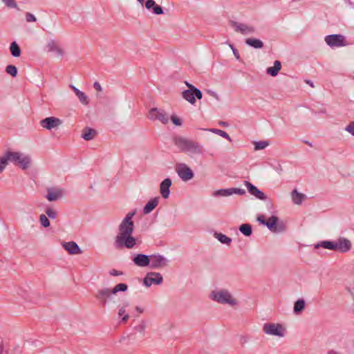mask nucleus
I'll use <instances>...</instances> for the list:
<instances>
[{"label": "nucleus", "instance_id": "f257e3e1", "mask_svg": "<svg viewBox=\"0 0 354 354\" xmlns=\"http://www.w3.org/2000/svg\"><path fill=\"white\" fill-rule=\"evenodd\" d=\"M135 212H129L118 226L114 245L118 249H133L139 246L140 241L133 236L134 224L132 221Z\"/></svg>", "mask_w": 354, "mask_h": 354}, {"label": "nucleus", "instance_id": "f03ea898", "mask_svg": "<svg viewBox=\"0 0 354 354\" xmlns=\"http://www.w3.org/2000/svg\"><path fill=\"white\" fill-rule=\"evenodd\" d=\"M209 297L216 303L227 304L231 307L235 306L239 304L238 299L226 288H216L212 290L209 292Z\"/></svg>", "mask_w": 354, "mask_h": 354}, {"label": "nucleus", "instance_id": "7ed1b4c3", "mask_svg": "<svg viewBox=\"0 0 354 354\" xmlns=\"http://www.w3.org/2000/svg\"><path fill=\"white\" fill-rule=\"evenodd\" d=\"M8 162H10L19 166L22 169H26L30 166L31 158L20 151H8L6 153Z\"/></svg>", "mask_w": 354, "mask_h": 354}, {"label": "nucleus", "instance_id": "20e7f679", "mask_svg": "<svg viewBox=\"0 0 354 354\" xmlns=\"http://www.w3.org/2000/svg\"><path fill=\"white\" fill-rule=\"evenodd\" d=\"M175 145L181 150L189 151L193 153H201V149L197 142L178 137L174 139Z\"/></svg>", "mask_w": 354, "mask_h": 354}, {"label": "nucleus", "instance_id": "39448f33", "mask_svg": "<svg viewBox=\"0 0 354 354\" xmlns=\"http://www.w3.org/2000/svg\"><path fill=\"white\" fill-rule=\"evenodd\" d=\"M263 331L271 336L283 337L286 333V327L278 323H266L263 326Z\"/></svg>", "mask_w": 354, "mask_h": 354}, {"label": "nucleus", "instance_id": "423d86ee", "mask_svg": "<svg viewBox=\"0 0 354 354\" xmlns=\"http://www.w3.org/2000/svg\"><path fill=\"white\" fill-rule=\"evenodd\" d=\"M185 84L189 88V89L183 92V97L189 103L194 104L196 102L195 97L199 100L201 99L203 97L202 92L187 82H185Z\"/></svg>", "mask_w": 354, "mask_h": 354}, {"label": "nucleus", "instance_id": "0eeeda50", "mask_svg": "<svg viewBox=\"0 0 354 354\" xmlns=\"http://www.w3.org/2000/svg\"><path fill=\"white\" fill-rule=\"evenodd\" d=\"M147 117L150 120H158L164 124H167L169 119L168 114L164 110L157 108L151 109L149 111Z\"/></svg>", "mask_w": 354, "mask_h": 354}, {"label": "nucleus", "instance_id": "6e6552de", "mask_svg": "<svg viewBox=\"0 0 354 354\" xmlns=\"http://www.w3.org/2000/svg\"><path fill=\"white\" fill-rule=\"evenodd\" d=\"M326 43L330 47H343L348 44L346 37L342 35H330L325 37Z\"/></svg>", "mask_w": 354, "mask_h": 354}, {"label": "nucleus", "instance_id": "1a4fd4ad", "mask_svg": "<svg viewBox=\"0 0 354 354\" xmlns=\"http://www.w3.org/2000/svg\"><path fill=\"white\" fill-rule=\"evenodd\" d=\"M176 171L183 181H188L194 177V172L185 163L177 164L176 167Z\"/></svg>", "mask_w": 354, "mask_h": 354}, {"label": "nucleus", "instance_id": "9d476101", "mask_svg": "<svg viewBox=\"0 0 354 354\" xmlns=\"http://www.w3.org/2000/svg\"><path fill=\"white\" fill-rule=\"evenodd\" d=\"M230 26L235 32H240L242 35H251L255 32V28L254 26L246 24L231 21Z\"/></svg>", "mask_w": 354, "mask_h": 354}, {"label": "nucleus", "instance_id": "9b49d317", "mask_svg": "<svg viewBox=\"0 0 354 354\" xmlns=\"http://www.w3.org/2000/svg\"><path fill=\"white\" fill-rule=\"evenodd\" d=\"M265 225H266L270 230L274 232H281L284 230L283 223L279 222V218L274 216H272L266 220Z\"/></svg>", "mask_w": 354, "mask_h": 354}, {"label": "nucleus", "instance_id": "f8f14e48", "mask_svg": "<svg viewBox=\"0 0 354 354\" xmlns=\"http://www.w3.org/2000/svg\"><path fill=\"white\" fill-rule=\"evenodd\" d=\"M162 281V277L158 272L148 273L143 279V283L146 287H150L152 284H160Z\"/></svg>", "mask_w": 354, "mask_h": 354}, {"label": "nucleus", "instance_id": "ddd939ff", "mask_svg": "<svg viewBox=\"0 0 354 354\" xmlns=\"http://www.w3.org/2000/svg\"><path fill=\"white\" fill-rule=\"evenodd\" d=\"M41 126L48 130L57 128L62 124V121L55 117H48L40 121Z\"/></svg>", "mask_w": 354, "mask_h": 354}, {"label": "nucleus", "instance_id": "4468645a", "mask_svg": "<svg viewBox=\"0 0 354 354\" xmlns=\"http://www.w3.org/2000/svg\"><path fill=\"white\" fill-rule=\"evenodd\" d=\"M149 265L151 268H160L167 265V260L161 255L149 256Z\"/></svg>", "mask_w": 354, "mask_h": 354}, {"label": "nucleus", "instance_id": "2eb2a0df", "mask_svg": "<svg viewBox=\"0 0 354 354\" xmlns=\"http://www.w3.org/2000/svg\"><path fill=\"white\" fill-rule=\"evenodd\" d=\"M62 245L70 254L77 255L82 253V250L74 241L64 242L62 243Z\"/></svg>", "mask_w": 354, "mask_h": 354}, {"label": "nucleus", "instance_id": "dca6fc26", "mask_svg": "<svg viewBox=\"0 0 354 354\" xmlns=\"http://www.w3.org/2000/svg\"><path fill=\"white\" fill-rule=\"evenodd\" d=\"M244 185L248 188L249 193L260 200H266V196L257 187L251 184L249 181H245Z\"/></svg>", "mask_w": 354, "mask_h": 354}, {"label": "nucleus", "instance_id": "f3484780", "mask_svg": "<svg viewBox=\"0 0 354 354\" xmlns=\"http://www.w3.org/2000/svg\"><path fill=\"white\" fill-rule=\"evenodd\" d=\"M132 261L138 267H146L149 266V256L143 254H136L132 259Z\"/></svg>", "mask_w": 354, "mask_h": 354}, {"label": "nucleus", "instance_id": "a211bd4d", "mask_svg": "<svg viewBox=\"0 0 354 354\" xmlns=\"http://www.w3.org/2000/svg\"><path fill=\"white\" fill-rule=\"evenodd\" d=\"M64 195V191L59 187H53L48 189V194L46 198L49 201H55L62 198Z\"/></svg>", "mask_w": 354, "mask_h": 354}, {"label": "nucleus", "instance_id": "6ab92c4d", "mask_svg": "<svg viewBox=\"0 0 354 354\" xmlns=\"http://www.w3.org/2000/svg\"><path fill=\"white\" fill-rule=\"evenodd\" d=\"M171 185L170 178H165L160 185V192L164 198H167L170 194L169 188Z\"/></svg>", "mask_w": 354, "mask_h": 354}, {"label": "nucleus", "instance_id": "aec40b11", "mask_svg": "<svg viewBox=\"0 0 354 354\" xmlns=\"http://www.w3.org/2000/svg\"><path fill=\"white\" fill-rule=\"evenodd\" d=\"M337 251L340 252H346L351 250V243L346 239H339L336 241Z\"/></svg>", "mask_w": 354, "mask_h": 354}, {"label": "nucleus", "instance_id": "412c9836", "mask_svg": "<svg viewBox=\"0 0 354 354\" xmlns=\"http://www.w3.org/2000/svg\"><path fill=\"white\" fill-rule=\"evenodd\" d=\"M48 51L54 53L57 56H62L64 55V49L55 41H50L47 45Z\"/></svg>", "mask_w": 354, "mask_h": 354}, {"label": "nucleus", "instance_id": "4be33fe9", "mask_svg": "<svg viewBox=\"0 0 354 354\" xmlns=\"http://www.w3.org/2000/svg\"><path fill=\"white\" fill-rule=\"evenodd\" d=\"M112 290L109 288H102L97 290L95 295L96 298L105 303L106 299L111 296Z\"/></svg>", "mask_w": 354, "mask_h": 354}, {"label": "nucleus", "instance_id": "5701e85b", "mask_svg": "<svg viewBox=\"0 0 354 354\" xmlns=\"http://www.w3.org/2000/svg\"><path fill=\"white\" fill-rule=\"evenodd\" d=\"M245 44L256 49L262 48L263 46V42L261 40L253 37L246 39Z\"/></svg>", "mask_w": 354, "mask_h": 354}, {"label": "nucleus", "instance_id": "b1692460", "mask_svg": "<svg viewBox=\"0 0 354 354\" xmlns=\"http://www.w3.org/2000/svg\"><path fill=\"white\" fill-rule=\"evenodd\" d=\"M71 87L75 93L76 96L78 97L80 102L84 105H87L88 104V100L86 95L74 86H71Z\"/></svg>", "mask_w": 354, "mask_h": 354}, {"label": "nucleus", "instance_id": "393cba45", "mask_svg": "<svg viewBox=\"0 0 354 354\" xmlns=\"http://www.w3.org/2000/svg\"><path fill=\"white\" fill-rule=\"evenodd\" d=\"M281 69V62L278 60L274 61V66L267 68V73L272 77H275Z\"/></svg>", "mask_w": 354, "mask_h": 354}, {"label": "nucleus", "instance_id": "a878e982", "mask_svg": "<svg viewBox=\"0 0 354 354\" xmlns=\"http://www.w3.org/2000/svg\"><path fill=\"white\" fill-rule=\"evenodd\" d=\"M158 204V198H154L149 201L143 209L144 214L150 213Z\"/></svg>", "mask_w": 354, "mask_h": 354}, {"label": "nucleus", "instance_id": "bb28decb", "mask_svg": "<svg viewBox=\"0 0 354 354\" xmlns=\"http://www.w3.org/2000/svg\"><path fill=\"white\" fill-rule=\"evenodd\" d=\"M291 196L293 203L296 205H300L306 198V196L304 194L299 193L296 189L292 192Z\"/></svg>", "mask_w": 354, "mask_h": 354}, {"label": "nucleus", "instance_id": "cd10ccee", "mask_svg": "<svg viewBox=\"0 0 354 354\" xmlns=\"http://www.w3.org/2000/svg\"><path fill=\"white\" fill-rule=\"evenodd\" d=\"M214 236L221 243L225 244L227 245H230L232 243V239L222 233L215 232L214 234Z\"/></svg>", "mask_w": 354, "mask_h": 354}, {"label": "nucleus", "instance_id": "c85d7f7f", "mask_svg": "<svg viewBox=\"0 0 354 354\" xmlns=\"http://www.w3.org/2000/svg\"><path fill=\"white\" fill-rule=\"evenodd\" d=\"M129 306V303L127 302L124 304L118 310L119 317H122V320L124 322H127V321L129 318V315L127 312V308Z\"/></svg>", "mask_w": 354, "mask_h": 354}, {"label": "nucleus", "instance_id": "c756f323", "mask_svg": "<svg viewBox=\"0 0 354 354\" xmlns=\"http://www.w3.org/2000/svg\"><path fill=\"white\" fill-rule=\"evenodd\" d=\"M10 50L13 57H18L21 55L20 48L15 41L11 43Z\"/></svg>", "mask_w": 354, "mask_h": 354}, {"label": "nucleus", "instance_id": "7c9ffc66", "mask_svg": "<svg viewBox=\"0 0 354 354\" xmlns=\"http://www.w3.org/2000/svg\"><path fill=\"white\" fill-rule=\"evenodd\" d=\"M96 132L92 129H86L82 133V138L86 140H91L94 138Z\"/></svg>", "mask_w": 354, "mask_h": 354}, {"label": "nucleus", "instance_id": "2f4dec72", "mask_svg": "<svg viewBox=\"0 0 354 354\" xmlns=\"http://www.w3.org/2000/svg\"><path fill=\"white\" fill-rule=\"evenodd\" d=\"M319 245H320L321 247L326 248V249H328V250H337L336 241H322Z\"/></svg>", "mask_w": 354, "mask_h": 354}, {"label": "nucleus", "instance_id": "473e14b6", "mask_svg": "<svg viewBox=\"0 0 354 354\" xmlns=\"http://www.w3.org/2000/svg\"><path fill=\"white\" fill-rule=\"evenodd\" d=\"M305 308V301L304 299L297 300L294 305V312L297 314L301 313Z\"/></svg>", "mask_w": 354, "mask_h": 354}, {"label": "nucleus", "instance_id": "72a5a7b5", "mask_svg": "<svg viewBox=\"0 0 354 354\" xmlns=\"http://www.w3.org/2000/svg\"><path fill=\"white\" fill-rule=\"evenodd\" d=\"M232 195L231 188L230 189H221L215 191L213 193L214 196H229Z\"/></svg>", "mask_w": 354, "mask_h": 354}, {"label": "nucleus", "instance_id": "f704fd0d", "mask_svg": "<svg viewBox=\"0 0 354 354\" xmlns=\"http://www.w3.org/2000/svg\"><path fill=\"white\" fill-rule=\"evenodd\" d=\"M206 131H211V132H213L224 138H226L229 141H231V138L230 137V136L224 131L221 130V129H205Z\"/></svg>", "mask_w": 354, "mask_h": 354}, {"label": "nucleus", "instance_id": "c9c22d12", "mask_svg": "<svg viewBox=\"0 0 354 354\" xmlns=\"http://www.w3.org/2000/svg\"><path fill=\"white\" fill-rule=\"evenodd\" d=\"M239 230L245 236H250L252 234V227L249 224H242L239 227Z\"/></svg>", "mask_w": 354, "mask_h": 354}, {"label": "nucleus", "instance_id": "e433bc0d", "mask_svg": "<svg viewBox=\"0 0 354 354\" xmlns=\"http://www.w3.org/2000/svg\"><path fill=\"white\" fill-rule=\"evenodd\" d=\"M6 72L10 75L12 77H15L17 75V68L14 65H8L6 68Z\"/></svg>", "mask_w": 354, "mask_h": 354}, {"label": "nucleus", "instance_id": "4c0bfd02", "mask_svg": "<svg viewBox=\"0 0 354 354\" xmlns=\"http://www.w3.org/2000/svg\"><path fill=\"white\" fill-rule=\"evenodd\" d=\"M127 290V286L125 283H119L116 285L111 290L113 294H116L119 291L124 292Z\"/></svg>", "mask_w": 354, "mask_h": 354}, {"label": "nucleus", "instance_id": "58836bf2", "mask_svg": "<svg viewBox=\"0 0 354 354\" xmlns=\"http://www.w3.org/2000/svg\"><path fill=\"white\" fill-rule=\"evenodd\" d=\"M8 164V162L6 153H4L3 156L0 157V174L3 172Z\"/></svg>", "mask_w": 354, "mask_h": 354}, {"label": "nucleus", "instance_id": "ea45409f", "mask_svg": "<svg viewBox=\"0 0 354 354\" xmlns=\"http://www.w3.org/2000/svg\"><path fill=\"white\" fill-rule=\"evenodd\" d=\"M254 144V149L255 150L263 149L267 146H268V142L266 141L255 142Z\"/></svg>", "mask_w": 354, "mask_h": 354}, {"label": "nucleus", "instance_id": "a19ab883", "mask_svg": "<svg viewBox=\"0 0 354 354\" xmlns=\"http://www.w3.org/2000/svg\"><path fill=\"white\" fill-rule=\"evenodd\" d=\"M39 221L41 225L44 227H48L50 226V221L48 219L47 216L45 214H41L39 216Z\"/></svg>", "mask_w": 354, "mask_h": 354}, {"label": "nucleus", "instance_id": "79ce46f5", "mask_svg": "<svg viewBox=\"0 0 354 354\" xmlns=\"http://www.w3.org/2000/svg\"><path fill=\"white\" fill-rule=\"evenodd\" d=\"M3 3L10 8H17V4L15 0H1Z\"/></svg>", "mask_w": 354, "mask_h": 354}, {"label": "nucleus", "instance_id": "37998d69", "mask_svg": "<svg viewBox=\"0 0 354 354\" xmlns=\"http://www.w3.org/2000/svg\"><path fill=\"white\" fill-rule=\"evenodd\" d=\"M46 215L50 218H55L57 217V211L53 208H47L46 209Z\"/></svg>", "mask_w": 354, "mask_h": 354}, {"label": "nucleus", "instance_id": "c03bdc74", "mask_svg": "<svg viewBox=\"0 0 354 354\" xmlns=\"http://www.w3.org/2000/svg\"><path fill=\"white\" fill-rule=\"evenodd\" d=\"M151 9L153 10V12L156 15H161L163 13L162 8L156 3L155 6H153Z\"/></svg>", "mask_w": 354, "mask_h": 354}, {"label": "nucleus", "instance_id": "a18cd8bd", "mask_svg": "<svg viewBox=\"0 0 354 354\" xmlns=\"http://www.w3.org/2000/svg\"><path fill=\"white\" fill-rule=\"evenodd\" d=\"M345 130L354 136V122H351L345 128Z\"/></svg>", "mask_w": 354, "mask_h": 354}, {"label": "nucleus", "instance_id": "49530a36", "mask_svg": "<svg viewBox=\"0 0 354 354\" xmlns=\"http://www.w3.org/2000/svg\"><path fill=\"white\" fill-rule=\"evenodd\" d=\"M232 195L235 194L238 195H244L245 194V191L243 189L239 188H231Z\"/></svg>", "mask_w": 354, "mask_h": 354}, {"label": "nucleus", "instance_id": "de8ad7c7", "mask_svg": "<svg viewBox=\"0 0 354 354\" xmlns=\"http://www.w3.org/2000/svg\"><path fill=\"white\" fill-rule=\"evenodd\" d=\"M26 19L28 22H35L37 21L35 16L30 12H26Z\"/></svg>", "mask_w": 354, "mask_h": 354}, {"label": "nucleus", "instance_id": "09e8293b", "mask_svg": "<svg viewBox=\"0 0 354 354\" xmlns=\"http://www.w3.org/2000/svg\"><path fill=\"white\" fill-rule=\"evenodd\" d=\"M171 120L172 121V122L176 125V126H181L182 124V121L180 118H178V117L175 116V115H171Z\"/></svg>", "mask_w": 354, "mask_h": 354}, {"label": "nucleus", "instance_id": "8fccbe9b", "mask_svg": "<svg viewBox=\"0 0 354 354\" xmlns=\"http://www.w3.org/2000/svg\"><path fill=\"white\" fill-rule=\"evenodd\" d=\"M153 6H155V1L153 0H147L145 3V7L148 10L151 9Z\"/></svg>", "mask_w": 354, "mask_h": 354}, {"label": "nucleus", "instance_id": "3c124183", "mask_svg": "<svg viewBox=\"0 0 354 354\" xmlns=\"http://www.w3.org/2000/svg\"><path fill=\"white\" fill-rule=\"evenodd\" d=\"M109 274L112 276H120L122 275V272L113 269L110 270Z\"/></svg>", "mask_w": 354, "mask_h": 354}, {"label": "nucleus", "instance_id": "603ef678", "mask_svg": "<svg viewBox=\"0 0 354 354\" xmlns=\"http://www.w3.org/2000/svg\"><path fill=\"white\" fill-rule=\"evenodd\" d=\"M230 47L232 50L233 54H234V57H236V59H239L240 55H239V51L236 48H234L232 46V45H231V44L230 45Z\"/></svg>", "mask_w": 354, "mask_h": 354}, {"label": "nucleus", "instance_id": "864d4df0", "mask_svg": "<svg viewBox=\"0 0 354 354\" xmlns=\"http://www.w3.org/2000/svg\"><path fill=\"white\" fill-rule=\"evenodd\" d=\"M93 87L97 91H102V87H101L100 84L98 82H95L94 84H93Z\"/></svg>", "mask_w": 354, "mask_h": 354}, {"label": "nucleus", "instance_id": "5fc2aeb1", "mask_svg": "<svg viewBox=\"0 0 354 354\" xmlns=\"http://www.w3.org/2000/svg\"><path fill=\"white\" fill-rule=\"evenodd\" d=\"M258 221L265 225V222H266V220L264 219V217L263 216H261L258 217Z\"/></svg>", "mask_w": 354, "mask_h": 354}, {"label": "nucleus", "instance_id": "6e6d98bb", "mask_svg": "<svg viewBox=\"0 0 354 354\" xmlns=\"http://www.w3.org/2000/svg\"><path fill=\"white\" fill-rule=\"evenodd\" d=\"M328 354H339V353L336 351H330L328 353Z\"/></svg>", "mask_w": 354, "mask_h": 354}, {"label": "nucleus", "instance_id": "4d7b16f0", "mask_svg": "<svg viewBox=\"0 0 354 354\" xmlns=\"http://www.w3.org/2000/svg\"><path fill=\"white\" fill-rule=\"evenodd\" d=\"M136 310L140 313H142V310H141L139 307H136Z\"/></svg>", "mask_w": 354, "mask_h": 354}, {"label": "nucleus", "instance_id": "13d9d810", "mask_svg": "<svg viewBox=\"0 0 354 354\" xmlns=\"http://www.w3.org/2000/svg\"><path fill=\"white\" fill-rule=\"evenodd\" d=\"M140 3H143L144 0H138Z\"/></svg>", "mask_w": 354, "mask_h": 354}]
</instances>
